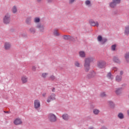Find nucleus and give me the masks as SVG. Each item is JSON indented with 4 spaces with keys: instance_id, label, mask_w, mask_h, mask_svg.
<instances>
[{
    "instance_id": "obj_1",
    "label": "nucleus",
    "mask_w": 129,
    "mask_h": 129,
    "mask_svg": "<svg viewBox=\"0 0 129 129\" xmlns=\"http://www.w3.org/2000/svg\"><path fill=\"white\" fill-rule=\"evenodd\" d=\"M93 60H94V58L92 57H89L85 59L84 68L85 72H89V70H90V63L93 62Z\"/></svg>"
},
{
    "instance_id": "obj_2",
    "label": "nucleus",
    "mask_w": 129,
    "mask_h": 129,
    "mask_svg": "<svg viewBox=\"0 0 129 129\" xmlns=\"http://www.w3.org/2000/svg\"><path fill=\"white\" fill-rule=\"evenodd\" d=\"M3 22L5 25H8L11 23V15L7 13L3 18Z\"/></svg>"
},
{
    "instance_id": "obj_3",
    "label": "nucleus",
    "mask_w": 129,
    "mask_h": 129,
    "mask_svg": "<svg viewBox=\"0 0 129 129\" xmlns=\"http://www.w3.org/2000/svg\"><path fill=\"white\" fill-rule=\"evenodd\" d=\"M48 119L50 122H56L57 121V116L53 113H49L48 115Z\"/></svg>"
},
{
    "instance_id": "obj_4",
    "label": "nucleus",
    "mask_w": 129,
    "mask_h": 129,
    "mask_svg": "<svg viewBox=\"0 0 129 129\" xmlns=\"http://www.w3.org/2000/svg\"><path fill=\"white\" fill-rule=\"evenodd\" d=\"M120 3H121V0H112V2L110 3L109 6L111 9H114Z\"/></svg>"
},
{
    "instance_id": "obj_5",
    "label": "nucleus",
    "mask_w": 129,
    "mask_h": 129,
    "mask_svg": "<svg viewBox=\"0 0 129 129\" xmlns=\"http://www.w3.org/2000/svg\"><path fill=\"white\" fill-rule=\"evenodd\" d=\"M95 76H96V73L94 71H92L87 74V78H88V79H92V78H94Z\"/></svg>"
},
{
    "instance_id": "obj_6",
    "label": "nucleus",
    "mask_w": 129,
    "mask_h": 129,
    "mask_svg": "<svg viewBox=\"0 0 129 129\" xmlns=\"http://www.w3.org/2000/svg\"><path fill=\"white\" fill-rule=\"evenodd\" d=\"M105 65H106V62H105V61H104L100 60L97 63V66L98 68H100V69H102V68H105Z\"/></svg>"
},
{
    "instance_id": "obj_7",
    "label": "nucleus",
    "mask_w": 129,
    "mask_h": 129,
    "mask_svg": "<svg viewBox=\"0 0 129 129\" xmlns=\"http://www.w3.org/2000/svg\"><path fill=\"white\" fill-rule=\"evenodd\" d=\"M89 24H90V26H91V27H99V23H98V22L96 21H94V20H90L89 21Z\"/></svg>"
},
{
    "instance_id": "obj_8",
    "label": "nucleus",
    "mask_w": 129,
    "mask_h": 129,
    "mask_svg": "<svg viewBox=\"0 0 129 129\" xmlns=\"http://www.w3.org/2000/svg\"><path fill=\"white\" fill-rule=\"evenodd\" d=\"M56 95L55 94L52 93L49 96L47 100V102H51L52 100H55L56 99Z\"/></svg>"
},
{
    "instance_id": "obj_9",
    "label": "nucleus",
    "mask_w": 129,
    "mask_h": 129,
    "mask_svg": "<svg viewBox=\"0 0 129 129\" xmlns=\"http://www.w3.org/2000/svg\"><path fill=\"white\" fill-rule=\"evenodd\" d=\"M36 28L39 29L41 33H44V25H42L41 23H38L36 26Z\"/></svg>"
},
{
    "instance_id": "obj_10",
    "label": "nucleus",
    "mask_w": 129,
    "mask_h": 129,
    "mask_svg": "<svg viewBox=\"0 0 129 129\" xmlns=\"http://www.w3.org/2000/svg\"><path fill=\"white\" fill-rule=\"evenodd\" d=\"M122 88H117L116 89V90L115 91V93L116 94V95H120L121 93H122Z\"/></svg>"
},
{
    "instance_id": "obj_11",
    "label": "nucleus",
    "mask_w": 129,
    "mask_h": 129,
    "mask_svg": "<svg viewBox=\"0 0 129 129\" xmlns=\"http://www.w3.org/2000/svg\"><path fill=\"white\" fill-rule=\"evenodd\" d=\"M41 104H40V101H39V100H35L34 101V108H39Z\"/></svg>"
},
{
    "instance_id": "obj_12",
    "label": "nucleus",
    "mask_w": 129,
    "mask_h": 129,
    "mask_svg": "<svg viewBox=\"0 0 129 129\" xmlns=\"http://www.w3.org/2000/svg\"><path fill=\"white\" fill-rule=\"evenodd\" d=\"M14 124L16 125H18L19 124H22V123H23V122L22 121V120L20 118H16L14 120Z\"/></svg>"
},
{
    "instance_id": "obj_13",
    "label": "nucleus",
    "mask_w": 129,
    "mask_h": 129,
    "mask_svg": "<svg viewBox=\"0 0 129 129\" xmlns=\"http://www.w3.org/2000/svg\"><path fill=\"white\" fill-rule=\"evenodd\" d=\"M113 61L115 63H117L118 64H119V63H120V60H119V58H118V57L116 56H113Z\"/></svg>"
},
{
    "instance_id": "obj_14",
    "label": "nucleus",
    "mask_w": 129,
    "mask_h": 129,
    "mask_svg": "<svg viewBox=\"0 0 129 129\" xmlns=\"http://www.w3.org/2000/svg\"><path fill=\"white\" fill-rule=\"evenodd\" d=\"M5 50H9L11 48V44L9 42H6L4 45Z\"/></svg>"
},
{
    "instance_id": "obj_15",
    "label": "nucleus",
    "mask_w": 129,
    "mask_h": 129,
    "mask_svg": "<svg viewBox=\"0 0 129 129\" xmlns=\"http://www.w3.org/2000/svg\"><path fill=\"white\" fill-rule=\"evenodd\" d=\"M29 32L30 33H31V34H33L34 35V34H36V28H35V27H31L29 29Z\"/></svg>"
},
{
    "instance_id": "obj_16",
    "label": "nucleus",
    "mask_w": 129,
    "mask_h": 129,
    "mask_svg": "<svg viewBox=\"0 0 129 129\" xmlns=\"http://www.w3.org/2000/svg\"><path fill=\"white\" fill-rule=\"evenodd\" d=\"M122 79V77L121 76H116L115 78V80L117 82H120Z\"/></svg>"
},
{
    "instance_id": "obj_17",
    "label": "nucleus",
    "mask_w": 129,
    "mask_h": 129,
    "mask_svg": "<svg viewBox=\"0 0 129 129\" xmlns=\"http://www.w3.org/2000/svg\"><path fill=\"white\" fill-rule=\"evenodd\" d=\"M62 38L64 40H67V41H70V38H71V36L68 35H64L62 36Z\"/></svg>"
},
{
    "instance_id": "obj_18",
    "label": "nucleus",
    "mask_w": 129,
    "mask_h": 129,
    "mask_svg": "<svg viewBox=\"0 0 129 129\" xmlns=\"http://www.w3.org/2000/svg\"><path fill=\"white\" fill-rule=\"evenodd\" d=\"M32 21V18L31 17H27L26 20V23L27 25H31V22Z\"/></svg>"
},
{
    "instance_id": "obj_19",
    "label": "nucleus",
    "mask_w": 129,
    "mask_h": 129,
    "mask_svg": "<svg viewBox=\"0 0 129 129\" xmlns=\"http://www.w3.org/2000/svg\"><path fill=\"white\" fill-rule=\"evenodd\" d=\"M21 80L23 84L27 83V82H28V78H27V77L26 76H23L22 77Z\"/></svg>"
},
{
    "instance_id": "obj_20",
    "label": "nucleus",
    "mask_w": 129,
    "mask_h": 129,
    "mask_svg": "<svg viewBox=\"0 0 129 129\" xmlns=\"http://www.w3.org/2000/svg\"><path fill=\"white\" fill-rule=\"evenodd\" d=\"M70 41H72V42H76V41L77 42H79V40H78L77 37H76L75 38H74V37L72 36H71V38L70 39Z\"/></svg>"
},
{
    "instance_id": "obj_21",
    "label": "nucleus",
    "mask_w": 129,
    "mask_h": 129,
    "mask_svg": "<svg viewBox=\"0 0 129 129\" xmlns=\"http://www.w3.org/2000/svg\"><path fill=\"white\" fill-rule=\"evenodd\" d=\"M79 55L80 57H81V58H85L86 54L85 52H84V51H80Z\"/></svg>"
},
{
    "instance_id": "obj_22",
    "label": "nucleus",
    "mask_w": 129,
    "mask_h": 129,
    "mask_svg": "<svg viewBox=\"0 0 129 129\" xmlns=\"http://www.w3.org/2000/svg\"><path fill=\"white\" fill-rule=\"evenodd\" d=\"M108 102L109 104V106L111 108H114V106H115L114 103H113L111 101H109Z\"/></svg>"
},
{
    "instance_id": "obj_23",
    "label": "nucleus",
    "mask_w": 129,
    "mask_h": 129,
    "mask_svg": "<svg viewBox=\"0 0 129 129\" xmlns=\"http://www.w3.org/2000/svg\"><path fill=\"white\" fill-rule=\"evenodd\" d=\"M125 59L127 63L129 62V52H127L125 54Z\"/></svg>"
},
{
    "instance_id": "obj_24",
    "label": "nucleus",
    "mask_w": 129,
    "mask_h": 129,
    "mask_svg": "<svg viewBox=\"0 0 129 129\" xmlns=\"http://www.w3.org/2000/svg\"><path fill=\"white\" fill-rule=\"evenodd\" d=\"M124 34H125V35H128V34H129V26H128L125 28Z\"/></svg>"
},
{
    "instance_id": "obj_25",
    "label": "nucleus",
    "mask_w": 129,
    "mask_h": 129,
    "mask_svg": "<svg viewBox=\"0 0 129 129\" xmlns=\"http://www.w3.org/2000/svg\"><path fill=\"white\" fill-rule=\"evenodd\" d=\"M62 117L64 120H68V119H69V118L68 117V114H63Z\"/></svg>"
},
{
    "instance_id": "obj_26",
    "label": "nucleus",
    "mask_w": 129,
    "mask_h": 129,
    "mask_svg": "<svg viewBox=\"0 0 129 129\" xmlns=\"http://www.w3.org/2000/svg\"><path fill=\"white\" fill-rule=\"evenodd\" d=\"M118 117L120 118V119H122L124 118V116H123V114L122 113H119L118 114Z\"/></svg>"
},
{
    "instance_id": "obj_27",
    "label": "nucleus",
    "mask_w": 129,
    "mask_h": 129,
    "mask_svg": "<svg viewBox=\"0 0 129 129\" xmlns=\"http://www.w3.org/2000/svg\"><path fill=\"white\" fill-rule=\"evenodd\" d=\"M93 113L94 114H95L96 115H97V114H98V113H99L100 111L99 110L97 109H94L93 110Z\"/></svg>"
},
{
    "instance_id": "obj_28",
    "label": "nucleus",
    "mask_w": 129,
    "mask_h": 129,
    "mask_svg": "<svg viewBox=\"0 0 129 129\" xmlns=\"http://www.w3.org/2000/svg\"><path fill=\"white\" fill-rule=\"evenodd\" d=\"M107 77L109 79H113V77H112V75H111V73L109 72L107 75Z\"/></svg>"
},
{
    "instance_id": "obj_29",
    "label": "nucleus",
    "mask_w": 129,
    "mask_h": 129,
    "mask_svg": "<svg viewBox=\"0 0 129 129\" xmlns=\"http://www.w3.org/2000/svg\"><path fill=\"white\" fill-rule=\"evenodd\" d=\"M53 35L54 36H56V37H59V36H60V34L59 33H58V31H57L56 30L54 31Z\"/></svg>"
},
{
    "instance_id": "obj_30",
    "label": "nucleus",
    "mask_w": 129,
    "mask_h": 129,
    "mask_svg": "<svg viewBox=\"0 0 129 129\" xmlns=\"http://www.w3.org/2000/svg\"><path fill=\"white\" fill-rule=\"evenodd\" d=\"M13 14H16L17 13V7L16 6H14L13 8V11H12Z\"/></svg>"
},
{
    "instance_id": "obj_31",
    "label": "nucleus",
    "mask_w": 129,
    "mask_h": 129,
    "mask_svg": "<svg viewBox=\"0 0 129 129\" xmlns=\"http://www.w3.org/2000/svg\"><path fill=\"white\" fill-rule=\"evenodd\" d=\"M103 38H102V36L101 35H99L97 37V40L99 42H101Z\"/></svg>"
},
{
    "instance_id": "obj_32",
    "label": "nucleus",
    "mask_w": 129,
    "mask_h": 129,
    "mask_svg": "<svg viewBox=\"0 0 129 129\" xmlns=\"http://www.w3.org/2000/svg\"><path fill=\"white\" fill-rule=\"evenodd\" d=\"M40 21H41V20L38 17L34 19V23H40Z\"/></svg>"
},
{
    "instance_id": "obj_33",
    "label": "nucleus",
    "mask_w": 129,
    "mask_h": 129,
    "mask_svg": "<svg viewBox=\"0 0 129 129\" xmlns=\"http://www.w3.org/2000/svg\"><path fill=\"white\" fill-rule=\"evenodd\" d=\"M116 48V44H114L111 46V50L112 51H115V49Z\"/></svg>"
},
{
    "instance_id": "obj_34",
    "label": "nucleus",
    "mask_w": 129,
    "mask_h": 129,
    "mask_svg": "<svg viewBox=\"0 0 129 129\" xmlns=\"http://www.w3.org/2000/svg\"><path fill=\"white\" fill-rule=\"evenodd\" d=\"M75 66H76V67H80V63L79 62L76 61L75 62Z\"/></svg>"
},
{
    "instance_id": "obj_35",
    "label": "nucleus",
    "mask_w": 129,
    "mask_h": 129,
    "mask_svg": "<svg viewBox=\"0 0 129 129\" xmlns=\"http://www.w3.org/2000/svg\"><path fill=\"white\" fill-rule=\"evenodd\" d=\"M102 44H105V43H106V42H107V39L106 38H103V39L102 40V41H101Z\"/></svg>"
},
{
    "instance_id": "obj_36",
    "label": "nucleus",
    "mask_w": 129,
    "mask_h": 129,
    "mask_svg": "<svg viewBox=\"0 0 129 129\" xmlns=\"http://www.w3.org/2000/svg\"><path fill=\"white\" fill-rule=\"evenodd\" d=\"M101 97H105L106 96V94H105V92H103L100 94Z\"/></svg>"
},
{
    "instance_id": "obj_37",
    "label": "nucleus",
    "mask_w": 129,
    "mask_h": 129,
    "mask_svg": "<svg viewBox=\"0 0 129 129\" xmlns=\"http://www.w3.org/2000/svg\"><path fill=\"white\" fill-rule=\"evenodd\" d=\"M90 4H91V2H90V1L89 0L86 1L85 4L86 5V6H89Z\"/></svg>"
},
{
    "instance_id": "obj_38",
    "label": "nucleus",
    "mask_w": 129,
    "mask_h": 129,
    "mask_svg": "<svg viewBox=\"0 0 129 129\" xmlns=\"http://www.w3.org/2000/svg\"><path fill=\"white\" fill-rule=\"evenodd\" d=\"M47 75H48V73H43L41 76L43 77V78H46Z\"/></svg>"
},
{
    "instance_id": "obj_39",
    "label": "nucleus",
    "mask_w": 129,
    "mask_h": 129,
    "mask_svg": "<svg viewBox=\"0 0 129 129\" xmlns=\"http://www.w3.org/2000/svg\"><path fill=\"white\" fill-rule=\"evenodd\" d=\"M74 2H75V0H69L70 5H72Z\"/></svg>"
},
{
    "instance_id": "obj_40",
    "label": "nucleus",
    "mask_w": 129,
    "mask_h": 129,
    "mask_svg": "<svg viewBox=\"0 0 129 129\" xmlns=\"http://www.w3.org/2000/svg\"><path fill=\"white\" fill-rule=\"evenodd\" d=\"M50 79L51 80H54L55 79V76H51L50 77Z\"/></svg>"
},
{
    "instance_id": "obj_41",
    "label": "nucleus",
    "mask_w": 129,
    "mask_h": 129,
    "mask_svg": "<svg viewBox=\"0 0 129 129\" xmlns=\"http://www.w3.org/2000/svg\"><path fill=\"white\" fill-rule=\"evenodd\" d=\"M32 70L34 72L36 71V67L33 66L32 68Z\"/></svg>"
},
{
    "instance_id": "obj_42",
    "label": "nucleus",
    "mask_w": 129,
    "mask_h": 129,
    "mask_svg": "<svg viewBox=\"0 0 129 129\" xmlns=\"http://www.w3.org/2000/svg\"><path fill=\"white\" fill-rule=\"evenodd\" d=\"M47 3L51 4L53 2V0H47Z\"/></svg>"
},
{
    "instance_id": "obj_43",
    "label": "nucleus",
    "mask_w": 129,
    "mask_h": 129,
    "mask_svg": "<svg viewBox=\"0 0 129 129\" xmlns=\"http://www.w3.org/2000/svg\"><path fill=\"white\" fill-rule=\"evenodd\" d=\"M113 70L114 71V72H116V71H117V69L116 68H114Z\"/></svg>"
},
{
    "instance_id": "obj_44",
    "label": "nucleus",
    "mask_w": 129,
    "mask_h": 129,
    "mask_svg": "<svg viewBox=\"0 0 129 129\" xmlns=\"http://www.w3.org/2000/svg\"><path fill=\"white\" fill-rule=\"evenodd\" d=\"M5 113H11L10 111H4Z\"/></svg>"
},
{
    "instance_id": "obj_45",
    "label": "nucleus",
    "mask_w": 129,
    "mask_h": 129,
    "mask_svg": "<svg viewBox=\"0 0 129 129\" xmlns=\"http://www.w3.org/2000/svg\"><path fill=\"white\" fill-rule=\"evenodd\" d=\"M47 94L46 93H43V94H42V96L43 97H45V96H46V95Z\"/></svg>"
},
{
    "instance_id": "obj_46",
    "label": "nucleus",
    "mask_w": 129,
    "mask_h": 129,
    "mask_svg": "<svg viewBox=\"0 0 129 129\" xmlns=\"http://www.w3.org/2000/svg\"><path fill=\"white\" fill-rule=\"evenodd\" d=\"M122 74H123V72L122 71H121L120 72V75H122Z\"/></svg>"
},
{
    "instance_id": "obj_47",
    "label": "nucleus",
    "mask_w": 129,
    "mask_h": 129,
    "mask_svg": "<svg viewBox=\"0 0 129 129\" xmlns=\"http://www.w3.org/2000/svg\"><path fill=\"white\" fill-rule=\"evenodd\" d=\"M52 92H55V88H53L52 90Z\"/></svg>"
},
{
    "instance_id": "obj_48",
    "label": "nucleus",
    "mask_w": 129,
    "mask_h": 129,
    "mask_svg": "<svg viewBox=\"0 0 129 129\" xmlns=\"http://www.w3.org/2000/svg\"><path fill=\"white\" fill-rule=\"evenodd\" d=\"M22 36H23V37H27V35L24 34H22Z\"/></svg>"
},
{
    "instance_id": "obj_49",
    "label": "nucleus",
    "mask_w": 129,
    "mask_h": 129,
    "mask_svg": "<svg viewBox=\"0 0 129 129\" xmlns=\"http://www.w3.org/2000/svg\"><path fill=\"white\" fill-rule=\"evenodd\" d=\"M94 127H89V129H93Z\"/></svg>"
},
{
    "instance_id": "obj_50",
    "label": "nucleus",
    "mask_w": 129,
    "mask_h": 129,
    "mask_svg": "<svg viewBox=\"0 0 129 129\" xmlns=\"http://www.w3.org/2000/svg\"><path fill=\"white\" fill-rule=\"evenodd\" d=\"M36 1L38 2V3H40L41 1H42V0H36Z\"/></svg>"
},
{
    "instance_id": "obj_51",
    "label": "nucleus",
    "mask_w": 129,
    "mask_h": 129,
    "mask_svg": "<svg viewBox=\"0 0 129 129\" xmlns=\"http://www.w3.org/2000/svg\"><path fill=\"white\" fill-rule=\"evenodd\" d=\"M127 114H128V115L129 116V110H127Z\"/></svg>"
}]
</instances>
